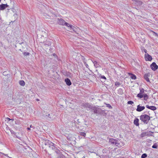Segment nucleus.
<instances>
[{"mask_svg": "<svg viewBox=\"0 0 158 158\" xmlns=\"http://www.w3.org/2000/svg\"><path fill=\"white\" fill-rule=\"evenodd\" d=\"M109 143L110 145H114L118 147H121L124 145V143L119 140L114 138H110L109 139Z\"/></svg>", "mask_w": 158, "mask_h": 158, "instance_id": "f257e3e1", "label": "nucleus"}, {"mask_svg": "<svg viewBox=\"0 0 158 158\" xmlns=\"http://www.w3.org/2000/svg\"><path fill=\"white\" fill-rule=\"evenodd\" d=\"M150 117L147 114L141 115L140 117V119L144 124H147L150 120Z\"/></svg>", "mask_w": 158, "mask_h": 158, "instance_id": "f03ea898", "label": "nucleus"}, {"mask_svg": "<svg viewBox=\"0 0 158 158\" xmlns=\"http://www.w3.org/2000/svg\"><path fill=\"white\" fill-rule=\"evenodd\" d=\"M45 144V145H48L49 148L53 150H55L56 149V148L55 146L56 145L54 143L50 141H48Z\"/></svg>", "mask_w": 158, "mask_h": 158, "instance_id": "7ed1b4c3", "label": "nucleus"}, {"mask_svg": "<svg viewBox=\"0 0 158 158\" xmlns=\"http://www.w3.org/2000/svg\"><path fill=\"white\" fill-rule=\"evenodd\" d=\"M82 106L84 108H85L88 110H90L92 106L89 103H83Z\"/></svg>", "mask_w": 158, "mask_h": 158, "instance_id": "20e7f679", "label": "nucleus"}, {"mask_svg": "<svg viewBox=\"0 0 158 158\" xmlns=\"http://www.w3.org/2000/svg\"><path fill=\"white\" fill-rule=\"evenodd\" d=\"M150 67L152 70L155 71L158 69V66L155 62H153L150 65Z\"/></svg>", "mask_w": 158, "mask_h": 158, "instance_id": "39448f33", "label": "nucleus"}, {"mask_svg": "<svg viewBox=\"0 0 158 158\" xmlns=\"http://www.w3.org/2000/svg\"><path fill=\"white\" fill-rule=\"evenodd\" d=\"M144 58L146 61H151L152 60V56L148 53H145L144 55Z\"/></svg>", "mask_w": 158, "mask_h": 158, "instance_id": "423d86ee", "label": "nucleus"}, {"mask_svg": "<svg viewBox=\"0 0 158 158\" xmlns=\"http://www.w3.org/2000/svg\"><path fill=\"white\" fill-rule=\"evenodd\" d=\"M144 106H140L139 105L137 106V108L136 109L137 111L138 112H140L145 109Z\"/></svg>", "mask_w": 158, "mask_h": 158, "instance_id": "0eeeda50", "label": "nucleus"}, {"mask_svg": "<svg viewBox=\"0 0 158 158\" xmlns=\"http://www.w3.org/2000/svg\"><path fill=\"white\" fill-rule=\"evenodd\" d=\"M8 6L7 4H2L0 5V10H3Z\"/></svg>", "mask_w": 158, "mask_h": 158, "instance_id": "6e6552de", "label": "nucleus"}, {"mask_svg": "<svg viewBox=\"0 0 158 158\" xmlns=\"http://www.w3.org/2000/svg\"><path fill=\"white\" fill-rule=\"evenodd\" d=\"M146 107L147 108L150 109L152 110H155L156 109V108L155 106H149L148 105H146Z\"/></svg>", "mask_w": 158, "mask_h": 158, "instance_id": "1a4fd4ad", "label": "nucleus"}, {"mask_svg": "<svg viewBox=\"0 0 158 158\" xmlns=\"http://www.w3.org/2000/svg\"><path fill=\"white\" fill-rule=\"evenodd\" d=\"M58 23L60 25H64L65 23V22L63 19H58Z\"/></svg>", "mask_w": 158, "mask_h": 158, "instance_id": "9d476101", "label": "nucleus"}, {"mask_svg": "<svg viewBox=\"0 0 158 158\" xmlns=\"http://www.w3.org/2000/svg\"><path fill=\"white\" fill-rule=\"evenodd\" d=\"M65 81L67 85L69 86L71 85V82L69 79L68 78L65 79Z\"/></svg>", "mask_w": 158, "mask_h": 158, "instance_id": "9b49d317", "label": "nucleus"}, {"mask_svg": "<svg viewBox=\"0 0 158 158\" xmlns=\"http://www.w3.org/2000/svg\"><path fill=\"white\" fill-rule=\"evenodd\" d=\"M90 110H93L95 114H97L98 113L97 108L95 106H92Z\"/></svg>", "mask_w": 158, "mask_h": 158, "instance_id": "f8f14e48", "label": "nucleus"}, {"mask_svg": "<svg viewBox=\"0 0 158 158\" xmlns=\"http://www.w3.org/2000/svg\"><path fill=\"white\" fill-rule=\"evenodd\" d=\"M139 119L138 118H135L134 120V123L137 126H138L139 125Z\"/></svg>", "mask_w": 158, "mask_h": 158, "instance_id": "ddd939ff", "label": "nucleus"}, {"mask_svg": "<svg viewBox=\"0 0 158 158\" xmlns=\"http://www.w3.org/2000/svg\"><path fill=\"white\" fill-rule=\"evenodd\" d=\"M44 44L47 46H49L51 45V42L49 41H47L44 43Z\"/></svg>", "mask_w": 158, "mask_h": 158, "instance_id": "4468645a", "label": "nucleus"}, {"mask_svg": "<svg viewBox=\"0 0 158 158\" xmlns=\"http://www.w3.org/2000/svg\"><path fill=\"white\" fill-rule=\"evenodd\" d=\"M76 29L77 28L75 27H74L73 26H72V27L71 28H70V31L71 32H72V31H74L75 33H77L76 31Z\"/></svg>", "mask_w": 158, "mask_h": 158, "instance_id": "2eb2a0df", "label": "nucleus"}, {"mask_svg": "<svg viewBox=\"0 0 158 158\" xmlns=\"http://www.w3.org/2000/svg\"><path fill=\"white\" fill-rule=\"evenodd\" d=\"M92 61L94 63V65L95 67L96 68H98L99 67V64L96 61H93V60H92Z\"/></svg>", "mask_w": 158, "mask_h": 158, "instance_id": "dca6fc26", "label": "nucleus"}, {"mask_svg": "<svg viewBox=\"0 0 158 158\" xmlns=\"http://www.w3.org/2000/svg\"><path fill=\"white\" fill-rule=\"evenodd\" d=\"M144 77L145 79L148 82H150V80L148 78V75L147 74H145L144 76Z\"/></svg>", "mask_w": 158, "mask_h": 158, "instance_id": "f3484780", "label": "nucleus"}, {"mask_svg": "<svg viewBox=\"0 0 158 158\" xmlns=\"http://www.w3.org/2000/svg\"><path fill=\"white\" fill-rule=\"evenodd\" d=\"M123 91L122 89L121 88L119 89L118 90V94H120V95H122L123 94Z\"/></svg>", "mask_w": 158, "mask_h": 158, "instance_id": "a211bd4d", "label": "nucleus"}, {"mask_svg": "<svg viewBox=\"0 0 158 158\" xmlns=\"http://www.w3.org/2000/svg\"><path fill=\"white\" fill-rule=\"evenodd\" d=\"M52 115H51L49 114H48L47 115H46V116L47 117V118L48 119V120H50L51 119H52V117H51Z\"/></svg>", "mask_w": 158, "mask_h": 158, "instance_id": "6ab92c4d", "label": "nucleus"}, {"mask_svg": "<svg viewBox=\"0 0 158 158\" xmlns=\"http://www.w3.org/2000/svg\"><path fill=\"white\" fill-rule=\"evenodd\" d=\"M64 25L66 26L67 27H69V30H70V28H71L72 27V26L66 22H65V24H64Z\"/></svg>", "mask_w": 158, "mask_h": 158, "instance_id": "aec40b11", "label": "nucleus"}, {"mask_svg": "<svg viewBox=\"0 0 158 158\" xmlns=\"http://www.w3.org/2000/svg\"><path fill=\"white\" fill-rule=\"evenodd\" d=\"M19 84L23 86H24L25 85V83L24 81L23 80H21V81H19Z\"/></svg>", "mask_w": 158, "mask_h": 158, "instance_id": "412c9836", "label": "nucleus"}, {"mask_svg": "<svg viewBox=\"0 0 158 158\" xmlns=\"http://www.w3.org/2000/svg\"><path fill=\"white\" fill-rule=\"evenodd\" d=\"M57 158H65V156L61 154H59Z\"/></svg>", "mask_w": 158, "mask_h": 158, "instance_id": "4be33fe9", "label": "nucleus"}, {"mask_svg": "<svg viewBox=\"0 0 158 158\" xmlns=\"http://www.w3.org/2000/svg\"><path fill=\"white\" fill-rule=\"evenodd\" d=\"M143 97L144 98V100L146 101L148 98V96L146 94H143Z\"/></svg>", "mask_w": 158, "mask_h": 158, "instance_id": "5701e85b", "label": "nucleus"}, {"mask_svg": "<svg viewBox=\"0 0 158 158\" xmlns=\"http://www.w3.org/2000/svg\"><path fill=\"white\" fill-rule=\"evenodd\" d=\"M131 78L132 79L135 80L136 79V76L134 74H131Z\"/></svg>", "mask_w": 158, "mask_h": 158, "instance_id": "b1692460", "label": "nucleus"}, {"mask_svg": "<svg viewBox=\"0 0 158 158\" xmlns=\"http://www.w3.org/2000/svg\"><path fill=\"white\" fill-rule=\"evenodd\" d=\"M142 94L139 93L137 94V96L140 98H142L143 97V94Z\"/></svg>", "mask_w": 158, "mask_h": 158, "instance_id": "393cba45", "label": "nucleus"}, {"mask_svg": "<svg viewBox=\"0 0 158 158\" xmlns=\"http://www.w3.org/2000/svg\"><path fill=\"white\" fill-rule=\"evenodd\" d=\"M147 155L146 153L143 154L141 156V158H145L147 157Z\"/></svg>", "mask_w": 158, "mask_h": 158, "instance_id": "a878e982", "label": "nucleus"}, {"mask_svg": "<svg viewBox=\"0 0 158 158\" xmlns=\"http://www.w3.org/2000/svg\"><path fill=\"white\" fill-rule=\"evenodd\" d=\"M152 148H157V145L156 143H155L152 146Z\"/></svg>", "mask_w": 158, "mask_h": 158, "instance_id": "bb28decb", "label": "nucleus"}, {"mask_svg": "<svg viewBox=\"0 0 158 158\" xmlns=\"http://www.w3.org/2000/svg\"><path fill=\"white\" fill-rule=\"evenodd\" d=\"M115 85L116 86H118L120 85V83L119 82L117 81L115 83Z\"/></svg>", "mask_w": 158, "mask_h": 158, "instance_id": "cd10ccee", "label": "nucleus"}, {"mask_svg": "<svg viewBox=\"0 0 158 158\" xmlns=\"http://www.w3.org/2000/svg\"><path fill=\"white\" fill-rule=\"evenodd\" d=\"M106 106L107 107H108L109 108H110V109H112V107L111 106L110 104H106Z\"/></svg>", "mask_w": 158, "mask_h": 158, "instance_id": "c85d7f7f", "label": "nucleus"}, {"mask_svg": "<svg viewBox=\"0 0 158 158\" xmlns=\"http://www.w3.org/2000/svg\"><path fill=\"white\" fill-rule=\"evenodd\" d=\"M30 54V53L28 52H24L23 53V55L24 56H27L29 55Z\"/></svg>", "mask_w": 158, "mask_h": 158, "instance_id": "c756f323", "label": "nucleus"}, {"mask_svg": "<svg viewBox=\"0 0 158 158\" xmlns=\"http://www.w3.org/2000/svg\"><path fill=\"white\" fill-rule=\"evenodd\" d=\"M134 103V102L131 101H129L127 102V104H128L132 105Z\"/></svg>", "mask_w": 158, "mask_h": 158, "instance_id": "7c9ffc66", "label": "nucleus"}, {"mask_svg": "<svg viewBox=\"0 0 158 158\" xmlns=\"http://www.w3.org/2000/svg\"><path fill=\"white\" fill-rule=\"evenodd\" d=\"M80 135L82 136L85 137L86 135V134L84 132H81L80 133Z\"/></svg>", "mask_w": 158, "mask_h": 158, "instance_id": "2f4dec72", "label": "nucleus"}, {"mask_svg": "<svg viewBox=\"0 0 158 158\" xmlns=\"http://www.w3.org/2000/svg\"><path fill=\"white\" fill-rule=\"evenodd\" d=\"M15 123L16 124H19L21 123L20 121L19 120H18L16 121Z\"/></svg>", "mask_w": 158, "mask_h": 158, "instance_id": "473e14b6", "label": "nucleus"}, {"mask_svg": "<svg viewBox=\"0 0 158 158\" xmlns=\"http://www.w3.org/2000/svg\"><path fill=\"white\" fill-rule=\"evenodd\" d=\"M30 128H32V129H31L32 131H33L34 129L35 128V127L32 126V125H30Z\"/></svg>", "mask_w": 158, "mask_h": 158, "instance_id": "72a5a7b5", "label": "nucleus"}, {"mask_svg": "<svg viewBox=\"0 0 158 158\" xmlns=\"http://www.w3.org/2000/svg\"><path fill=\"white\" fill-rule=\"evenodd\" d=\"M84 64L86 66V67L87 68H89V66L88 65V64H87V63L85 62H84Z\"/></svg>", "mask_w": 158, "mask_h": 158, "instance_id": "f704fd0d", "label": "nucleus"}, {"mask_svg": "<svg viewBox=\"0 0 158 158\" xmlns=\"http://www.w3.org/2000/svg\"><path fill=\"white\" fill-rule=\"evenodd\" d=\"M146 133H142L141 134V136L142 137H143L145 136L146 135Z\"/></svg>", "mask_w": 158, "mask_h": 158, "instance_id": "c9c22d12", "label": "nucleus"}, {"mask_svg": "<svg viewBox=\"0 0 158 158\" xmlns=\"http://www.w3.org/2000/svg\"><path fill=\"white\" fill-rule=\"evenodd\" d=\"M144 92V90L143 89H142L140 90V93L143 94Z\"/></svg>", "mask_w": 158, "mask_h": 158, "instance_id": "e433bc0d", "label": "nucleus"}, {"mask_svg": "<svg viewBox=\"0 0 158 158\" xmlns=\"http://www.w3.org/2000/svg\"><path fill=\"white\" fill-rule=\"evenodd\" d=\"M101 78L105 80L106 79V77L104 76H102Z\"/></svg>", "mask_w": 158, "mask_h": 158, "instance_id": "4c0bfd02", "label": "nucleus"}, {"mask_svg": "<svg viewBox=\"0 0 158 158\" xmlns=\"http://www.w3.org/2000/svg\"><path fill=\"white\" fill-rule=\"evenodd\" d=\"M143 51L145 53H147V50L145 48H143Z\"/></svg>", "mask_w": 158, "mask_h": 158, "instance_id": "58836bf2", "label": "nucleus"}, {"mask_svg": "<svg viewBox=\"0 0 158 158\" xmlns=\"http://www.w3.org/2000/svg\"><path fill=\"white\" fill-rule=\"evenodd\" d=\"M10 131L11 132V133H12V134H15V131H14L13 130H10Z\"/></svg>", "mask_w": 158, "mask_h": 158, "instance_id": "ea45409f", "label": "nucleus"}, {"mask_svg": "<svg viewBox=\"0 0 158 158\" xmlns=\"http://www.w3.org/2000/svg\"><path fill=\"white\" fill-rule=\"evenodd\" d=\"M6 119H8V121H10V120H13V119H10L9 118H7Z\"/></svg>", "mask_w": 158, "mask_h": 158, "instance_id": "a19ab883", "label": "nucleus"}, {"mask_svg": "<svg viewBox=\"0 0 158 158\" xmlns=\"http://www.w3.org/2000/svg\"><path fill=\"white\" fill-rule=\"evenodd\" d=\"M27 130H28V131L31 130V128L30 127H27Z\"/></svg>", "mask_w": 158, "mask_h": 158, "instance_id": "79ce46f5", "label": "nucleus"}, {"mask_svg": "<svg viewBox=\"0 0 158 158\" xmlns=\"http://www.w3.org/2000/svg\"><path fill=\"white\" fill-rule=\"evenodd\" d=\"M0 153L2 154L3 155H5L6 156H7V155L6 154H4V153H2V152H0Z\"/></svg>", "mask_w": 158, "mask_h": 158, "instance_id": "37998d69", "label": "nucleus"}, {"mask_svg": "<svg viewBox=\"0 0 158 158\" xmlns=\"http://www.w3.org/2000/svg\"><path fill=\"white\" fill-rule=\"evenodd\" d=\"M36 100H37V101H39V99H36Z\"/></svg>", "mask_w": 158, "mask_h": 158, "instance_id": "c03bdc74", "label": "nucleus"}, {"mask_svg": "<svg viewBox=\"0 0 158 158\" xmlns=\"http://www.w3.org/2000/svg\"><path fill=\"white\" fill-rule=\"evenodd\" d=\"M55 54H53V55L54 56H55Z\"/></svg>", "mask_w": 158, "mask_h": 158, "instance_id": "a18cd8bd", "label": "nucleus"}, {"mask_svg": "<svg viewBox=\"0 0 158 158\" xmlns=\"http://www.w3.org/2000/svg\"><path fill=\"white\" fill-rule=\"evenodd\" d=\"M1 0H0V2H1Z\"/></svg>", "mask_w": 158, "mask_h": 158, "instance_id": "49530a36", "label": "nucleus"}]
</instances>
